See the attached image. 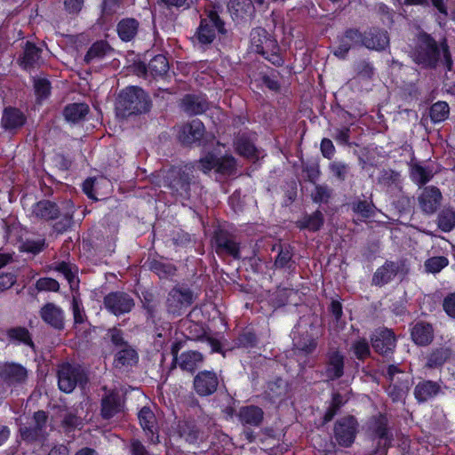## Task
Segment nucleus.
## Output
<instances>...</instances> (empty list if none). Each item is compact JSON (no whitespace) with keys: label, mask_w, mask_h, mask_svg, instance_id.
Masks as SVG:
<instances>
[{"label":"nucleus","mask_w":455,"mask_h":455,"mask_svg":"<svg viewBox=\"0 0 455 455\" xmlns=\"http://www.w3.org/2000/svg\"><path fill=\"white\" fill-rule=\"evenodd\" d=\"M413 60L424 67L434 68L438 62L443 63L448 70H451L452 60L446 42H443L440 47L436 42L427 34H420L418 38V45L412 53Z\"/></svg>","instance_id":"1"},{"label":"nucleus","mask_w":455,"mask_h":455,"mask_svg":"<svg viewBox=\"0 0 455 455\" xmlns=\"http://www.w3.org/2000/svg\"><path fill=\"white\" fill-rule=\"evenodd\" d=\"M148 108V100L145 92L135 86L123 90L116 104V116L122 118L146 112Z\"/></svg>","instance_id":"2"},{"label":"nucleus","mask_w":455,"mask_h":455,"mask_svg":"<svg viewBox=\"0 0 455 455\" xmlns=\"http://www.w3.org/2000/svg\"><path fill=\"white\" fill-rule=\"evenodd\" d=\"M224 33V24L215 12H211L206 18L202 19L195 37L201 46L213 42L217 34Z\"/></svg>","instance_id":"3"},{"label":"nucleus","mask_w":455,"mask_h":455,"mask_svg":"<svg viewBox=\"0 0 455 455\" xmlns=\"http://www.w3.org/2000/svg\"><path fill=\"white\" fill-rule=\"evenodd\" d=\"M197 168L204 173L214 170L218 173L229 175L235 170V160L231 156L217 157L215 155L209 153L198 161Z\"/></svg>","instance_id":"4"},{"label":"nucleus","mask_w":455,"mask_h":455,"mask_svg":"<svg viewBox=\"0 0 455 455\" xmlns=\"http://www.w3.org/2000/svg\"><path fill=\"white\" fill-rule=\"evenodd\" d=\"M408 272L409 267L404 260L397 262L387 261L374 273L372 283L382 286L393 280L395 275H400L404 276Z\"/></svg>","instance_id":"5"},{"label":"nucleus","mask_w":455,"mask_h":455,"mask_svg":"<svg viewBox=\"0 0 455 455\" xmlns=\"http://www.w3.org/2000/svg\"><path fill=\"white\" fill-rule=\"evenodd\" d=\"M194 299L193 292L186 287L173 288L167 298V309L170 314L180 315L188 307Z\"/></svg>","instance_id":"6"},{"label":"nucleus","mask_w":455,"mask_h":455,"mask_svg":"<svg viewBox=\"0 0 455 455\" xmlns=\"http://www.w3.org/2000/svg\"><path fill=\"white\" fill-rule=\"evenodd\" d=\"M84 374L80 368L70 365L69 363L62 364L58 371V384L61 391L70 393L74 390L76 384L83 380Z\"/></svg>","instance_id":"7"},{"label":"nucleus","mask_w":455,"mask_h":455,"mask_svg":"<svg viewBox=\"0 0 455 455\" xmlns=\"http://www.w3.org/2000/svg\"><path fill=\"white\" fill-rule=\"evenodd\" d=\"M105 307L113 315H120L129 313L134 306L133 299L125 292L116 291L104 298Z\"/></svg>","instance_id":"8"},{"label":"nucleus","mask_w":455,"mask_h":455,"mask_svg":"<svg viewBox=\"0 0 455 455\" xmlns=\"http://www.w3.org/2000/svg\"><path fill=\"white\" fill-rule=\"evenodd\" d=\"M312 326L303 327L299 325L292 331V342L296 350L305 354L312 353L317 346V337L313 332Z\"/></svg>","instance_id":"9"},{"label":"nucleus","mask_w":455,"mask_h":455,"mask_svg":"<svg viewBox=\"0 0 455 455\" xmlns=\"http://www.w3.org/2000/svg\"><path fill=\"white\" fill-rule=\"evenodd\" d=\"M442 199L440 189L434 186H428L424 188L419 195L418 203L425 214L431 215L440 207Z\"/></svg>","instance_id":"10"},{"label":"nucleus","mask_w":455,"mask_h":455,"mask_svg":"<svg viewBox=\"0 0 455 455\" xmlns=\"http://www.w3.org/2000/svg\"><path fill=\"white\" fill-rule=\"evenodd\" d=\"M357 422L354 417L340 419L335 427V437L340 445L350 446L355 437Z\"/></svg>","instance_id":"11"},{"label":"nucleus","mask_w":455,"mask_h":455,"mask_svg":"<svg viewBox=\"0 0 455 455\" xmlns=\"http://www.w3.org/2000/svg\"><path fill=\"white\" fill-rule=\"evenodd\" d=\"M0 378L8 386L20 385L28 379V371L21 364L6 363L1 366Z\"/></svg>","instance_id":"12"},{"label":"nucleus","mask_w":455,"mask_h":455,"mask_svg":"<svg viewBox=\"0 0 455 455\" xmlns=\"http://www.w3.org/2000/svg\"><path fill=\"white\" fill-rule=\"evenodd\" d=\"M41 319L49 326L56 330H62L65 323V313L63 309L54 303H46L40 311Z\"/></svg>","instance_id":"13"},{"label":"nucleus","mask_w":455,"mask_h":455,"mask_svg":"<svg viewBox=\"0 0 455 455\" xmlns=\"http://www.w3.org/2000/svg\"><path fill=\"white\" fill-rule=\"evenodd\" d=\"M83 190L89 198L97 201L98 196H103L110 193L111 182L104 177L89 178L83 183Z\"/></svg>","instance_id":"14"},{"label":"nucleus","mask_w":455,"mask_h":455,"mask_svg":"<svg viewBox=\"0 0 455 455\" xmlns=\"http://www.w3.org/2000/svg\"><path fill=\"white\" fill-rule=\"evenodd\" d=\"M219 380L215 372L204 371L199 372L194 379L196 392L200 395H209L218 387Z\"/></svg>","instance_id":"15"},{"label":"nucleus","mask_w":455,"mask_h":455,"mask_svg":"<svg viewBox=\"0 0 455 455\" xmlns=\"http://www.w3.org/2000/svg\"><path fill=\"white\" fill-rule=\"evenodd\" d=\"M371 344L376 352L387 355L393 352L395 347V338L391 330H377L371 337Z\"/></svg>","instance_id":"16"},{"label":"nucleus","mask_w":455,"mask_h":455,"mask_svg":"<svg viewBox=\"0 0 455 455\" xmlns=\"http://www.w3.org/2000/svg\"><path fill=\"white\" fill-rule=\"evenodd\" d=\"M276 43L272 40L267 32L261 28H256L251 32V48L257 53L265 55L269 50L275 49Z\"/></svg>","instance_id":"17"},{"label":"nucleus","mask_w":455,"mask_h":455,"mask_svg":"<svg viewBox=\"0 0 455 455\" xmlns=\"http://www.w3.org/2000/svg\"><path fill=\"white\" fill-rule=\"evenodd\" d=\"M139 421L143 428L146 435L148 437L150 443H158L159 435L156 427V419L153 411L148 408L143 407L138 414Z\"/></svg>","instance_id":"18"},{"label":"nucleus","mask_w":455,"mask_h":455,"mask_svg":"<svg viewBox=\"0 0 455 455\" xmlns=\"http://www.w3.org/2000/svg\"><path fill=\"white\" fill-rule=\"evenodd\" d=\"M34 427L20 428V435L24 440L34 441L44 436L47 423L46 413L43 411H36L34 414Z\"/></svg>","instance_id":"19"},{"label":"nucleus","mask_w":455,"mask_h":455,"mask_svg":"<svg viewBox=\"0 0 455 455\" xmlns=\"http://www.w3.org/2000/svg\"><path fill=\"white\" fill-rule=\"evenodd\" d=\"M204 132V124L200 120L195 119L180 127L179 139L183 144H191L199 140Z\"/></svg>","instance_id":"20"},{"label":"nucleus","mask_w":455,"mask_h":455,"mask_svg":"<svg viewBox=\"0 0 455 455\" xmlns=\"http://www.w3.org/2000/svg\"><path fill=\"white\" fill-rule=\"evenodd\" d=\"M344 372V355L336 350L330 351L327 355V363L324 375L329 380L340 378Z\"/></svg>","instance_id":"21"},{"label":"nucleus","mask_w":455,"mask_h":455,"mask_svg":"<svg viewBox=\"0 0 455 455\" xmlns=\"http://www.w3.org/2000/svg\"><path fill=\"white\" fill-rule=\"evenodd\" d=\"M389 44L387 31L372 29L363 35V45L369 49L381 51Z\"/></svg>","instance_id":"22"},{"label":"nucleus","mask_w":455,"mask_h":455,"mask_svg":"<svg viewBox=\"0 0 455 455\" xmlns=\"http://www.w3.org/2000/svg\"><path fill=\"white\" fill-rule=\"evenodd\" d=\"M123 409V403L118 393L111 392L101 402V414L104 419H110Z\"/></svg>","instance_id":"23"},{"label":"nucleus","mask_w":455,"mask_h":455,"mask_svg":"<svg viewBox=\"0 0 455 455\" xmlns=\"http://www.w3.org/2000/svg\"><path fill=\"white\" fill-rule=\"evenodd\" d=\"M32 214L37 219L51 220L59 216L60 211L54 203L43 200L33 206Z\"/></svg>","instance_id":"24"},{"label":"nucleus","mask_w":455,"mask_h":455,"mask_svg":"<svg viewBox=\"0 0 455 455\" xmlns=\"http://www.w3.org/2000/svg\"><path fill=\"white\" fill-rule=\"evenodd\" d=\"M265 0H230L228 8L236 17L251 15L254 12V4L262 5Z\"/></svg>","instance_id":"25"},{"label":"nucleus","mask_w":455,"mask_h":455,"mask_svg":"<svg viewBox=\"0 0 455 455\" xmlns=\"http://www.w3.org/2000/svg\"><path fill=\"white\" fill-rule=\"evenodd\" d=\"M440 389V386L436 382L427 380L415 387L414 395L419 402H426L435 397Z\"/></svg>","instance_id":"26"},{"label":"nucleus","mask_w":455,"mask_h":455,"mask_svg":"<svg viewBox=\"0 0 455 455\" xmlns=\"http://www.w3.org/2000/svg\"><path fill=\"white\" fill-rule=\"evenodd\" d=\"M413 341L420 346H426L433 339V328L430 324L418 323L411 330Z\"/></svg>","instance_id":"27"},{"label":"nucleus","mask_w":455,"mask_h":455,"mask_svg":"<svg viewBox=\"0 0 455 455\" xmlns=\"http://www.w3.org/2000/svg\"><path fill=\"white\" fill-rule=\"evenodd\" d=\"M235 145L236 152L246 158L256 160L263 156L254 144L245 137L238 138Z\"/></svg>","instance_id":"28"},{"label":"nucleus","mask_w":455,"mask_h":455,"mask_svg":"<svg viewBox=\"0 0 455 455\" xmlns=\"http://www.w3.org/2000/svg\"><path fill=\"white\" fill-rule=\"evenodd\" d=\"M25 123L24 115L16 108H5L2 117L4 129L12 130L22 126Z\"/></svg>","instance_id":"29"},{"label":"nucleus","mask_w":455,"mask_h":455,"mask_svg":"<svg viewBox=\"0 0 455 455\" xmlns=\"http://www.w3.org/2000/svg\"><path fill=\"white\" fill-rule=\"evenodd\" d=\"M238 416L243 424L258 426L263 419V411L257 406H245L240 409Z\"/></svg>","instance_id":"30"},{"label":"nucleus","mask_w":455,"mask_h":455,"mask_svg":"<svg viewBox=\"0 0 455 455\" xmlns=\"http://www.w3.org/2000/svg\"><path fill=\"white\" fill-rule=\"evenodd\" d=\"M203 362V356L196 351H188L180 355L178 363L182 370L194 371Z\"/></svg>","instance_id":"31"},{"label":"nucleus","mask_w":455,"mask_h":455,"mask_svg":"<svg viewBox=\"0 0 455 455\" xmlns=\"http://www.w3.org/2000/svg\"><path fill=\"white\" fill-rule=\"evenodd\" d=\"M205 100L194 96L187 95L182 100V108L189 115H199L206 109Z\"/></svg>","instance_id":"32"},{"label":"nucleus","mask_w":455,"mask_h":455,"mask_svg":"<svg viewBox=\"0 0 455 455\" xmlns=\"http://www.w3.org/2000/svg\"><path fill=\"white\" fill-rule=\"evenodd\" d=\"M89 113V107L84 103H73L67 106L64 109L66 119L72 123H77L84 120Z\"/></svg>","instance_id":"33"},{"label":"nucleus","mask_w":455,"mask_h":455,"mask_svg":"<svg viewBox=\"0 0 455 455\" xmlns=\"http://www.w3.org/2000/svg\"><path fill=\"white\" fill-rule=\"evenodd\" d=\"M139 22L132 18L122 20L117 26V32L123 41L132 40L137 34Z\"/></svg>","instance_id":"34"},{"label":"nucleus","mask_w":455,"mask_h":455,"mask_svg":"<svg viewBox=\"0 0 455 455\" xmlns=\"http://www.w3.org/2000/svg\"><path fill=\"white\" fill-rule=\"evenodd\" d=\"M371 429L377 438L384 442V445L390 443L391 437L387 428V419L384 416L379 415L374 418L371 423Z\"/></svg>","instance_id":"35"},{"label":"nucleus","mask_w":455,"mask_h":455,"mask_svg":"<svg viewBox=\"0 0 455 455\" xmlns=\"http://www.w3.org/2000/svg\"><path fill=\"white\" fill-rule=\"evenodd\" d=\"M120 348L121 349L116 353L115 358V364L116 367L133 365L137 363L138 355L133 348L127 345H124Z\"/></svg>","instance_id":"36"},{"label":"nucleus","mask_w":455,"mask_h":455,"mask_svg":"<svg viewBox=\"0 0 455 455\" xmlns=\"http://www.w3.org/2000/svg\"><path fill=\"white\" fill-rule=\"evenodd\" d=\"M9 340L15 344H24L34 349V343L28 331L24 327L12 328L7 331Z\"/></svg>","instance_id":"37"},{"label":"nucleus","mask_w":455,"mask_h":455,"mask_svg":"<svg viewBox=\"0 0 455 455\" xmlns=\"http://www.w3.org/2000/svg\"><path fill=\"white\" fill-rule=\"evenodd\" d=\"M434 176L429 167L415 164L411 167V178L418 185H424L428 182Z\"/></svg>","instance_id":"38"},{"label":"nucleus","mask_w":455,"mask_h":455,"mask_svg":"<svg viewBox=\"0 0 455 455\" xmlns=\"http://www.w3.org/2000/svg\"><path fill=\"white\" fill-rule=\"evenodd\" d=\"M451 355V349L449 347H439L432 351L427 357V366L436 368L443 365Z\"/></svg>","instance_id":"39"},{"label":"nucleus","mask_w":455,"mask_h":455,"mask_svg":"<svg viewBox=\"0 0 455 455\" xmlns=\"http://www.w3.org/2000/svg\"><path fill=\"white\" fill-rule=\"evenodd\" d=\"M438 227L443 232H450L455 227V209L444 208L438 216Z\"/></svg>","instance_id":"40"},{"label":"nucleus","mask_w":455,"mask_h":455,"mask_svg":"<svg viewBox=\"0 0 455 455\" xmlns=\"http://www.w3.org/2000/svg\"><path fill=\"white\" fill-rule=\"evenodd\" d=\"M41 52L42 50L36 47L35 44L27 43L22 60L24 68H28L29 67H33L36 64H38L41 58Z\"/></svg>","instance_id":"41"},{"label":"nucleus","mask_w":455,"mask_h":455,"mask_svg":"<svg viewBox=\"0 0 455 455\" xmlns=\"http://www.w3.org/2000/svg\"><path fill=\"white\" fill-rule=\"evenodd\" d=\"M52 268L62 274L63 276L68 280L70 286H73L76 281L77 267L69 262H58L52 266Z\"/></svg>","instance_id":"42"},{"label":"nucleus","mask_w":455,"mask_h":455,"mask_svg":"<svg viewBox=\"0 0 455 455\" xmlns=\"http://www.w3.org/2000/svg\"><path fill=\"white\" fill-rule=\"evenodd\" d=\"M450 113L449 105L444 101H438L430 108V118L434 123L444 121Z\"/></svg>","instance_id":"43"},{"label":"nucleus","mask_w":455,"mask_h":455,"mask_svg":"<svg viewBox=\"0 0 455 455\" xmlns=\"http://www.w3.org/2000/svg\"><path fill=\"white\" fill-rule=\"evenodd\" d=\"M169 68L167 59L161 54L155 56L148 63V70L154 76H163Z\"/></svg>","instance_id":"44"},{"label":"nucleus","mask_w":455,"mask_h":455,"mask_svg":"<svg viewBox=\"0 0 455 455\" xmlns=\"http://www.w3.org/2000/svg\"><path fill=\"white\" fill-rule=\"evenodd\" d=\"M217 252H226L235 259L239 258V246L230 239L219 237L217 238Z\"/></svg>","instance_id":"45"},{"label":"nucleus","mask_w":455,"mask_h":455,"mask_svg":"<svg viewBox=\"0 0 455 455\" xmlns=\"http://www.w3.org/2000/svg\"><path fill=\"white\" fill-rule=\"evenodd\" d=\"M323 224V216L321 212L316 211L311 215L306 216L300 221V227L311 231H317Z\"/></svg>","instance_id":"46"},{"label":"nucleus","mask_w":455,"mask_h":455,"mask_svg":"<svg viewBox=\"0 0 455 455\" xmlns=\"http://www.w3.org/2000/svg\"><path fill=\"white\" fill-rule=\"evenodd\" d=\"M180 436L184 438L188 443H194L196 441L198 432L196 431L194 424L190 422H181L179 425Z\"/></svg>","instance_id":"47"},{"label":"nucleus","mask_w":455,"mask_h":455,"mask_svg":"<svg viewBox=\"0 0 455 455\" xmlns=\"http://www.w3.org/2000/svg\"><path fill=\"white\" fill-rule=\"evenodd\" d=\"M108 46L104 42H97L93 44L87 52L84 60L90 62L95 59L102 58L108 52Z\"/></svg>","instance_id":"48"},{"label":"nucleus","mask_w":455,"mask_h":455,"mask_svg":"<svg viewBox=\"0 0 455 455\" xmlns=\"http://www.w3.org/2000/svg\"><path fill=\"white\" fill-rule=\"evenodd\" d=\"M449 263L447 258L440 256V257H433L426 260L425 267L428 273H438L443 267H445Z\"/></svg>","instance_id":"49"},{"label":"nucleus","mask_w":455,"mask_h":455,"mask_svg":"<svg viewBox=\"0 0 455 455\" xmlns=\"http://www.w3.org/2000/svg\"><path fill=\"white\" fill-rule=\"evenodd\" d=\"M408 383H401L399 386L396 383H392L387 387V393L392 397L393 401L402 400L408 392Z\"/></svg>","instance_id":"50"},{"label":"nucleus","mask_w":455,"mask_h":455,"mask_svg":"<svg viewBox=\"0 0 455 455\" xmlns=\"http://www.w3.org/2000/svg\"><path fill=\"white\" fill-rule=\"evenodd\" d=\"M35 92L39 100L47 98L50 94V83L44 78H36L34 80Z\"/></svg>","instance_id":"51"},{"label":"nucleus","mask_w":455,"mask_h":455,"mask_svg":"<svg viewBox=\"0 0 455 455\" xmlns=\"http://www.w3.org/2000/svg\"><path fill=\"white\" fill-rule=\"evenodd\" d=\"M44 248V240L37 239V240H26L22 243L20 249L23 251L30 252L33 254L39 253Z\"/></svg>","instance_id":"52"},{"label":"nucleus","mask_w":455,"mask_h":455,"mask_svg":"<svg viewBox=\"0 0 455 455\" xmlns=\"http://www.w3.org/2000/svg\"><path fill=\"white\" fill-rule=\"evenodd\" d=\"M268 396L270 399L279 397L285 393L286 386L282 379H277L275 382H271L267 386Z\"/></svg>","instance_id":"53"},{"label":"nucleus","mask_w":455,"mask_h":455,"mask_svg":"<svg viewBox=\"0 0 455 455\" xmlns=\"http://www.w3.org/2000/svg\"><path fill=\"white\" fill-rule=\"evenodd\" d=\"M352 349L358 359H364L370 355V347L365 339H359L353 344Z\"/></svg>","instance_id":"54"},{"label":"nucleus","mask_w":455,"mask_h":455,"mask_svg":"<svg viewBox=\"0 0 455 455\" xmlns=\"http://www.w3.org/2000/svg\"><path fill=\"white\" fill-rule=\"evenodd\" d=\"M36 287L38 291H56L60 288L59 283L50 277L40 278L36 281Z\"/></svg>","instance_id":"55"},{"label":"nucleus","mask_w":455,"mask_h":455,"mask_svg":"<svg viewBox=\"0 0 455 455\" xmlns=\"http://www.w3.org/2000/svg\"><path fill=\"white\" fill-rule=\"evenodd\" d=\"M72 312L75 324L83 323L85 321V313L80 300L76 298H73L72 300Z\"/></svg>","instance_id":"56"},{"label":"nucleus","mask_w":455,"mask_h":455,"mask_svg":"<svg viewBox=\"0 0 455 455\" xmlns=\"http://www.w3.org/2000/svg\"><path fill=\"white\" fill-rule=\"evenodd\" d=\"M152 267L160 278H166L172 275L175 272V267L171 264L156 262Z\"/></svg>","instance_id":"57"},{"label":"nucleus","mask_w":455,"mask_h":455,"mask_svg":"<svg viewBox=\"0 0 455 455\" xmlns=\"http://www.w3.org/2000/svg\"><path fill=\"white\" fill-rule=\"evenodd\" d=\"M330 170L335 177L340 180H344L347 174L348 166L341 162H333L330 164Z\"/></svg>","instance_id":"58"},{"label":"nucleus","mask_w":455,"mask_h":455,"mask_svg":"<svg viewBox=\"0 0 455 455\" xmlns=\"http://www.w3.org/2000/svg\"><path fill=\"white\" fill-rule=\"evenodd\" d=\"M373 205L367 201H358L353 204L354 212L360 213L363 217H369L372 213Z\"/></svg>","instance_id":"59"},{"label":"nucleus","mask_w":455,"mask_h":455,"mask_svg":"<svg viewBox=\"0 0 455 455\" xmlns=\"http://www.w3.org/2000/svg\"><path fill=\"white\" fill-rule=\"evenodd\" d=\"M343 38L349 42L352 47L356 45H363V36L361 35L358 30H347Z\"/></svg>","instance_id":"60"},{"label":"nucleus","mask_w":455,"mask_h":455,"mask_svg":"<svg viewBox=\"0 0 455 455\" xmlns=\"http://www.w3.org/2000/svg\"><path fill=\"white\" fill-rule=\"evenodd\" d=\"M82 424V419L73 412L67 413L63 419V425L68 428L79 427Z\"/></svg>","instance_id":"61"},{"label":"nucleus","mask_w":455,"mask_h":455,"mask_svg":"<svg viewBox=\"0 0 455 455\" xmlns=\"http://www.w3.org/2000/svg\"><path fill=\"white\" fill-rule=\"evenodd\" d=\"M329 196V191L325 187L316 186L312 192L313 200L316 203L326 202Z\"/></svg>","instance_id":"62"},{"label":"nucleus","mask_w":455,"mask_h":455,"mask_svg":"<svg viewBox=\"0 0 455 455\" xmlns=\"http://www.w3.org/2000/svg\"><path fill=\"white\" fill-rule=\"evenodd\" d=\"M443 307L449 316L455 318V293L449 294L443 299Z\"/></svg>","instance_id":"63"},{"label":"nucleus","mask_w":455,"mask_h":455,"mask_svg":"<svg viewBox=\"0 0 455 455\" xmlns=\"http://www.w3.org/2000/svg\"><path fill=\"white\" fill-rule=\"evenodd\" d=\"M16 282L14 275L8 273L0 275V292L11 288Z\"/></svg>","instance_id":"64"}]
</instances>
